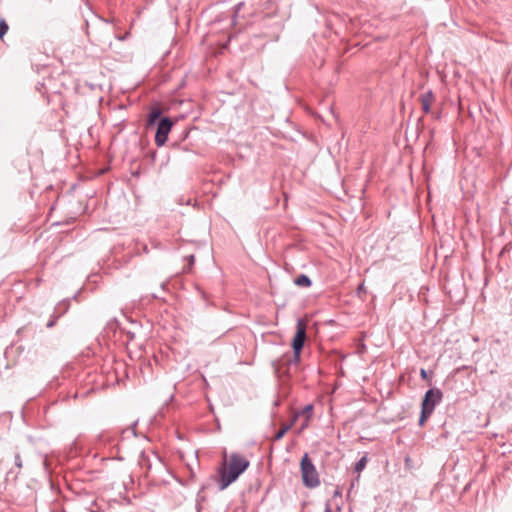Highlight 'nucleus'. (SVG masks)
<instances>
[{
	"label": "nucleus",
	"instance_id": "13",
	"mask_svg": "<svg viewBox=\"0 0 512 512\" xmlns=\"http://www.w3.org/2000/svg\"><path fill=\"white\" fill-rule=\"evenodd\" d=\"M244 6V4L241 2V3H238L236 6H235V11H234V19L238 16V13L239 11L241 10V8Z\"/></svg>",
	"mask_w": 512,
	"mask_h": 512
},
{
	"label": "nucleus",
	"instance_id": "8",
	"mask_svg": "<svg viewBox=\"0 0 512 512\" xmlns=\"http://www.w3.org/2000/svg\"><path fill=\"white\" fill-rule=\"evenodd\" d=\"M294 283L300 287H309L312 284L310 278L304 274H301L298 277H296Z\"/></svg>",
	"mask_w": 512,
	"mask_h": 512
},
{
	"label": "nucleus",
	"instance_id": "20",
	"mask_svg": "<svg viewBox=\"0 0 512 512\" xmlns=\"http://www.w3.org/2000/svg\"><path fill=\"white\" fill-rule=\"evenodd\" d=\"M308 422L307 419L305 418V422L303 423L301 429H305L307 426H308Z\"/></svg>",
	"mask_w": 512,
	"mask_h": 512
},
{
	"label": "nucleus",
	"instance_id": "15",
	"mask_svg": "<svg viewBox=\"0 0 512 512\" xmlns=\"http://www.w3.org/2000/svg\"><path fill=\"white\" fill-rule=\"evenodd\" d=\"M300 416V413L299 412H295L293 417H292V420L289 424H292V426L294 425V423L297 421L298 417Z\"/></svg>",
	"mask_w": 512,
	"mask_h": 512
},
{
	"label": "nucleus",
	"instance_id": "22",
	"mask_svg": "<svg viewBox=\"0 0 512 512\" xmlns=\"http://www.w3.org/2000/svg\"><path fill=\"white\" fill-rule=\"evenodd\" d=\"M143 249H144L145 252H147V246L146 245L143 247Z\"/></svg>",
	"mask_w": 512,
	"mask_h": 512
},
{
	"label": "nucleus",
	"instance_id": "9",
	"mask_svg": "<svg viewBox=\"0 0 512 512\" xmlns=\"http://www.w3.org/2000/svg\"><path fill=\"white\" fill-rule=\"evenodd\" d=\"M292 424H284L281 429L275 434L274 440L278 441L283 438V436L291 429Z\"/></svg>",
	"mask_w": 512,
	"mask_h": 512
},
{
	"label": "nucleus",
	"instance_id": "14",
	"mask_svg": "<svg viewBox=\"0 0 512 512\" xmlns=\"http://www.w3.org/2000/svg\"><path fill=\"white\" fill-rule=\"evenodd\" d=\"M15 464L17 467L21 468L22 467V460H21V457L19 454H16L15 455Z\"/></svg>",
	"mask_w": 512,
	"mask_h": 512
},
{
	"label": "nucleus",
	"instance_id": "21",
	"mask_svg": "<svg viewBox=\"0 0 512 512\" xmlns=\"http://www.w3.org/2000/svg\"><path fill=\"white\" fill-rule=\"evenodd\" d=\"M189 259H190V262H191V263H193V262H194V256H193V255H191V256L189 257Z\"/></svg>",
	"mask_w": 512,
	"mask_h": 512
},
{
	"label": "nucleus",
	"instance_id": "11",
	"mask_svg": "<svg viewBox=\"0 0 512 512\" xmlns=\"http://www.w3.org/2000/svg\"><path fill=\"white\" fill-rule=\"evenodd\" d=\"M9 30V26L7 22L4 19L0 20V39H3V37L7 34Z\"/></svg>",
	"mask_w": 512,
	"mask_h": 512
},
{
	"label": "nucleus",
	"instance_id": "2",
	"mask_svg": "<svg viewBox=\"0 0 512 512\" xmlns=\"http://www.w3.org/2000/svg\"><path fill=\"white\" fill-rule=\"evenodd\" d=\"M306 325L303 320L299 319L296 325V333L292 340L293 353L285 354L281 360V365H287V371H290L292 367L297 368L300 362V354L306 341Z\"/></svg>",
	"mask_w": 512,
	"mask_h": 512
},
{
	"label": "nucleus",
	"instance_id": "4",
	"mask_svg": "<svg viewBox=\"0 0 512 512\" xmlns=\"http://www.w3.org/2000/svg\"><path fill=\"white\" fill-rule=\"evenodd\" d=\"M302 481L307 488H316L320 485L319 474L308 454H304L300 463Z\"/></svg>",
	"mask_w": 512,
	"mask_h": 512
},
{
	"label": "nucleus",
	"instance_id": "5",
	"mask_svg": "<svg viewBox=\"0 0 512 512\" xmlns=\"http://www.w3.org/2000/svg\"><path fill=\"white\" fill-rule=\"evenodd\" d=\"M173 122L169 117H163L160 119L157 125V131L155 135V143L157 146H163L168 138V134L171 131Z\"/></svg>",
	"mask_w": 512,
	"mask_h": 512
},
{
	"label": "nucleus",
	"instance_id": "3",
	"mask_svg": "<svg viewBox=\"0 0 512 512\" xmlns=\"http://www.w3.org/2000/svg\"><path fill=\"white\" fill-rule=\"evenodd\" d=\"M442 397L443 394L438 388H432L426 391L421 406V414L419 418L420 426H424L427 419L434 412L436 405L441 402Z\"/></svg>",
	"mask_w": 512,
	"mask_h": 512
},
{
	"label": "nucleus",
	"instance_id": "1",
	"mask_svg": "<svg viewBox=\"0 0 512 512\" xmlns=\"http://www.w3.org/2000/svg\"><path fill=\"white\" fill-rule=\"evenodd\" d=\"M249 465L250 463L245 457L237 453H232L228 463H224L223 466L219 468V490H225L230 484L235 482Z\"/></svg>",
	"mask_w": 512,
	"mask_h": 512
},
{
	"label": "nucleus",
	"instance_id": "10",
	"mask_svg": "<svg viewBox=\"0 0 512 512\" xmlns=\"http://www.w3.org/2000/svg\"><path fill=\"white\" fill-rule=\"evenodd\" d=\"M299 413H300V415L305 416L307 421H309L312 417L313 405L312 404L306 405L301 411H299Z\"/></svg>",
	"mask_w": 512,
	"mask_h": 512
},
{
	"label": "nucleus",
	"instance_id": "18",
	"mask_svg": "<svg viewBox=\"0 0 512 512\" xmlns=\"http://www.w3.org/2000/svg\"><path fill=\"white\" fill-rule=\"evenodd\" d=\"M420 374H421V377H422L423 379H426V377H427V372H426V370H425V369H421Z\"/></svg>",
	"mask_w": 512,
	"mask_h": 512
},
{
	"label": "nucleus",
	"instance_id": "19",
	"mask_svg": "<svg viewBox=\"0 0 512 512\" xmlns=\"http://www.w3.org/2000/svg\"><path fill=\"white\" fill-rule=\"evenodd\" d=\"M54 325H55V320H51V321H49V322L47 323V325H46V326H47L48 328H51V327H53Z\"/></svg>",
	"mask_w": 512,
	"mask_h": 512
},
{
	"label": "nucleus",
	"instance_id": "6",
	"mask_svg": "<svg viewBox=\"0 0 512 512\" xmlns=\"http://www.w3.org/2000/svg\"><path fill=\"white\" fill-rule=\"evenodd\" d=\"M434 99H435V96L431 90L423 93L420 96V102H421L422 110L424 111V113H426V114L430 113V111H431L430 107H431V104L434 101Z\"/></svg>",
	"mask_w": 512,
	"mask_h": 512
},
{
	"label": "nucleus",
	"instance_id": "17",
	"mask_svg": "<svg viewBox=\"0 0 512 512\" xmlns=\"http://www.w3.org/2000/svg\"><path fill=\"white\" fill-rule=\"evenodd\" d=\"M362 291H365L364 283L359 285V287L357 289V293L360 294Z\"/></svg>",
	"mask_w": 512,
	"mask_h": 512
},
{
	"label": "nucleus",
	"instance_id": "16",
	"mask_svg": "<svg viewBox=\"0 0 512 512\" xmlns=\"http://www.w3.org/2000/svg\"><path fill=\"white\" fill-rule=\"evenodd\" d=\"M128 432L131 433L133 436H136L134 427H131V428L127 429L126 431H124V433H128Z\"/></svg>",
	"mask_w": 512,
	"mask_h": 512
},
{
	"label": "nucleus",
	"instance_id": "12",
	"mask_svg": "<svg viewBox=\"0 0 512 512\" xmlns=\"http://www.w3.org/2000/svg\"><path fill=\"white\" fill-rule=\"evenodd\" d=\"M366 463H367V459L366 457H362L355 465V470L356 471H361L365 468L366 466Z\"/></svg>",
	"mask_w": 512,
	"mask_h": 512
},
{
	"label": "nucleus",
	"instance_id": "7",
	"mask_svg": "<svg viewBox=\"0 0 512 512\" xmlns=\"http://www.w3.org/2000/svg\"><path fill=\"white\" fill-rule=\"evenodd\" d=\"M161 114L162 112L158 107H153L148 114L147 127H151L155 125L157 121H160Z\"/></svg>",
	"mask_w": 512,
	"mask_h": 512
}]
</instances>
